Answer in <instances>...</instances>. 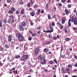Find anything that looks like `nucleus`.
Wrapping results in <instances>:
<instances>
[{
  "mask_svg": "<svg viewBox=\"0 0 77 77\" xmlns=\"http://www.w3.org/2000/svg\"><path fill=\"white\" fill-rule=\"evenodd\" d=\"M34 2H35V0H31L30 3H31L32 4H33Z\"/></svg>",
  "mask_w": 77,
  "mask_h": 77,
  "instance_id": "f704fd0d",
  "label": "nucleus"
},
{
  "mask_svg": "<svg viewBox=\"0 0 77 77\" xmlns=\"http://www.w3.org/2000/svg\"><path fill=\"white\" fill-rule=\"evenodd\" d=\"M45 8L47 9H48V4H47L46 5Z\"/></svg>",
  "mask_w": 77,
  "mask_h": 77,
  "instance_id": "a19ab883",
  "label": "nucleus"
},
{
  "mask_svg": "<svg viewBox=\"0 0 77 77\" xmlns=\"http://www.w3.org/2000/svg\"><path fill=\"white\" fill-rule=\"evenodd\" d=\"M9 19H13L14 18V16L12 14L9 15Z\"/></svg>",
  "mask_w": 77,
  "mask_h": 77,
  "instance_id": "dca6fc26",
  "label": "nucleus"
},
{
  "mask_svg": "<svg viewBox=\"0 0 77 77\" xmlns=\"http://www.w3.org/2000/svg\"><path fill=\"white\" fill-rule=\"evenodd\" d=\"M67 6L68 8H71V5L69 4L67 5Z\"/></svg>",
  "mask_w": 77,
  "mask_h": 77,
  "instance_id": "37998d69",
  "label": "nucleus"
},
{
  "mask_svg": "<svg viewBox=\"0 0 77 77\" xmlns=\"http://www.w3.org/2000/svg\"><path fill=\"white\" fill-rule=\"evenodd\" d=\"M71 2L70 0H68V1L67 2V3H71Z\"/></svg>",
  "mask_w": 77,
  "mask_h": 77,
  "instance_id": "5fc2aeb1",
  "label": "nucleus"
},
{
  "mask_svg": "<svg viewBox=\"0 0 77 77\" xmlns=\"http://www.w3.org/2000/svg\"><path fill=\"white\" fill-rule=\"evenodd\" d=\"M46 33H51V31L50 29L46 30Z\"/></svg>",
  "mask_w": 77,
  "mask_h": 77,
  "instance_id": "2f4dec72",
  "label": "nucleus"
},
{
  "mask_svg": "<svg viewBox=\"0 0 77 77\" xmlns=\"http://www.w3.org/2000/svg\"><path fill=\"white\" fill-rule=\"evenodd\" d=\"M53 18L54 19L56 18V15H54L53 17Z\"/></svg>",
  "mask_w": 77,
  "mask_h": 77,
  "instance_id": "680f3d73",
  "label": "nucleus"
},
{
  "mask_svg": "<svg viewBox=\"0 0 77 77\" xmlns=\"http://www.w3.org/2000/svg\"><path fill=\"white\" fill-rule=\"evenodd\" d=\"M68 27H71V19L69 20L68 21Z\"/></svg>",
  "mask_w": 77,
  "mask_h": 77,
  "instance_id": "9d476101",
  "label": "nucleus"
},
{
  "mask_svg": "<svg viewBox=\"0 0 77 77\" xmlns=\"http://www.w3.org/2000/svg\"><path fill=\"white\" fill-rule=\"evenodd\" d=\"M28 40L29 41H31V40H32V37L29 36V38H28Z\"/></svg>",
  "mask_w": 77,
  "mask_h": 77,
  "instance_id": "de8ad7c7",
  "label": "nucleus"
},
{
  "mask_svg": "<svg viewBox=\"0 0 77 77\" xmlns=\"http://www.w3.org/2000/svg\"><path fill=\"white\" fill-rule=\"evenodd\" d=\"M20 60L21 61H25V60H26L25 59L23 56L21 57V59Z\"/></svg>",
  "mask_w": 77,
  "mask_h": 77,
  "instance_id": "412c9836",
  "label": "nucleus"
},
{
  "mask_svg": "<svg viewBox=\"0 0 77 77\" xmlns=\"http://www.w3.org/2000/svg\"><path fill=\"white\" fill-rule=\"evenodd\" d=\"M73 29L75 31H76V30H77V28H76L75 27H73Z\"/></svg>",
  "mask_w": 77,
  "mask_h": 77,
  "instance_id": "4d7b16f0",
  "label": "nucleus"
},
{
  "mask_svg": "<svg viewBox=\"0 0 77 77\" xmlns=\"http://www.w3.org/2000/svg\"><path fill=\"white\" fill-rule=\"evenodd\" d=\"M5 47L6 48H8L9 47V45H5Z\"/></svg>",
  "mask_w": 77,
  "mask_h": 77,
  "instance_id": "49530a36",
  "label": "nucleus"
},
{
  "mask_svg": "<svg viewBox=\"0 0 77 77\" xmlns=\"http://www.w3.org/2000/svg\"><path fill=\"white\" fill-rule=\"evenodd\" d=\"M18 39L19 41H23V39H24V38H23V37L22 35L19 38H18Z\"/></svg>",
  "mask_w": 77,
  "mask_h": 77,
  "instance_id": "423d86ee",
  "label": "nucleus"
},
{
  "mask_svg": "<svg viewBox=\"0 0 77 77\" xmlns=\"http://www.w3.org/2000/svg\"><path fill=\"white\" fill-rule=\"evenodd\" d=\"M11 10L13 11V12L15 11V8L14 7H11Z\"/></svg>",
  "mask_w": 77,
  "mask_h": 77,
  "instance_id": "6ab92c4d",
  "label": "nucleus"
},
{
  "mask_svg": "<svg viewBox=\"0 0 77 77\" xmlns=\"http://www.w3.org/2000/svg\"><path fill=\"white\" fill-rule=\"evenodd\" d=\"M60 28H61V29H63V26L62 25V24H61L60 25Z\"/></svg>",
  "mask_w": 77,
  "mask_h": 77,
  "instance_id": "72a5a7b5",
  "label": "nucleus"
},
{
  "mask_svg": "<svg viewBox=\"0 0 77 77\" xmlns=\"http://www.w3.org/2000/svg\"><path fill=\"white\" fill-rule=\"evenodd\" d=\"M50 29H51L50 30V31L51 32H53V28L51 27V26H50Z\"/></svg>",
  "mask_w": 77,
  "mask_h": 77,
  "instance_id": "b1692460",
  "label": "nucleus"
},
{
  "mask_svg": "<svg viewBox=\"0 0 77 77\" xmlns=\"http://www.w3.org/2000/svg\"><path fill=\"white\" fill-rule=\"evenodd\" d=\"M36 33H33L31 34L32 36H36Z\"/></svg>",
  "mask_w": 77,
  "mask_h": 77,
  "instance_id": "c03bdc74",
  "label": "nucleus"
},
{
  "mask_svg": "<svg viewBox=\"0 0 77 77\" xmlns=\"http://www.w3.org/2000/svg\"><path fill=\"white\" fill-rule=\"evenodd\" d=\"M51 24L52 25V27H54V26H55V23L54 22L52 23Z\"/></svg>",
  "mask_w": 77,
  "mask_h": 77,
  "instance_id": "ea45409f",
  "label": "nucleus"
},
{
  "mask_svg": "<svg viewBox=\"0 0 77 77\" xmlns=\"http://www.w3.org/2000/svg\"><path fill=\"white\" fill-rule=\"evenodd\" d=\"M35 11H32V13H30V15L32 17H33L35 16Z\"/></svg>",
  "mask_w": 77,
  "mask_h": 77,
  "instance_id": "2eb2a0df",
  "label": "nucleus"
},
{
  "mask_svg": "<svg viewBox=\"0 0 77 77\" xmlns=\"http://www.w3.org/2000/svg\"><path fill=\"white\" fill-rule=\"evenodd\" d=\"M48 20H51V15H50V14H48Z\"/></svg>",
  "mask_w": 77,
  "mask_h": 77,
  "instance_id": "aec40b11",
  "label": "nucleus"
},
{
  "mask_svg": "<svg viewBox=\"0 0 77 77\" xmlns=\"http://www.w3.org/2000/svg\"><path fill=\"white\" fill-rule=\"evenodd\" d=\"M17 70H14L13 71V72H14V74H17Z\"/></svg>",
  "mask_w": 77,
  "mask_h": 77,
  "instance_id": "e433bc0d",
  "label": "nucleus"
},
{
  "mask_svg": "<svg viewBox=\"0 0 77 77\" xmlns=\"http://www.w3.org/2000/svg\"><path fill=\"white\" fill-rule=\"evenodd\" d=\"M65 40L66 41H70V38H65Z\"/></svg>",
  "mask_w": 77,
  "mask_h": 77,
  "instance_id": "c85d7f7f",
  "label": "nucleus"
},
{
  "mask_svg": "<svg viewBox=\"0 0 77 77\" xmlns=\"http://www.w3.org/2000/svg\"><path fill=\"white\" fill-rule=\"evenodd\" d=\"M30 24L31 25V26H33V23L32 22L30 23Z\"/></svg>",
  "mask_w": 77,
  "mask_h": 77,
  "instance_id": "e2e57ef3",
  "label": "nucleus"
},
{
  "mask_svg": "<svg viewBox=\"0 0 77 77\" xmlns=\"http://www.w3.org/2000/svg\"><path fill=\"white\" fill-rule=\"evenodd\" d=\"M64 12L66 15H69V13L68 10L67 9H65Z\"/></svg>",
  "mask_w": 77,
  "mask_h": 77,
  "instance_id": "6e6552de",
  "label": "nucleus"
},
{
  "mask_svg": "<svg viewBox=\"0 0 77 77\" xmlns=\"http://www.w3.org/2000/svg\"><path fill=\"white\" fill-rule=\"evenodd\" d=\"M25 10L24 8H22V10H21L20 13L22 14V15H23V14H24V11Z\"/></svg>",
  "mask_w": 77,
  "mask_h": 77,
  "instance_id": "f8f14e48",
  "label": "nucleus"
},
{
  "mask_svg": "<svg viewBox=\"0 0 77 77\" xmlns=\"http://www.w3.org/2000/svg\"><path fill=\"white\" fill-rule=\"evenodd\" d=\"M20 1L21 2H20V5H23V0H20Z\"/></svg>",
  "mask_w": 77,
  "mask_h": 77,
  "instance_id": "603ef678",
  "label": "nucleus"
},
{
  "mask_svg": "<svg viewBox=\"0 0 77 77\" xmlns=\"http://www.w3.org/2000/svg\"><path fill=\"white\" fill-rule=\"evenodd\" d=\"M20 30L21 31L23 30H24V28L22 26H20Z\"/></svg>",
  "mask_w": 77,
  "mask_h": 77,
  "instance_id": "4be33fe9",
  "label": "nucleus"
},
{
  "mask_svg": "<svg viewBox=\"0 0 77 77\" xmlns=\"http://www.w3.org/2000/svg\"><path fill=\"white\" fill-rule=\"evenodd\" d=\"M63 45H61V52H62V50H63Z\"/></svg>",
  "mask_w": 77,
  "mask_h": 77,
  "instance_id": "8fccbe9b",
  "label": "nucleus"
},
{
  "mask_svg": "<svg viewBox=\"0 0 77 77\" xmlns=\"http://www.w3.org/2000/svg\"><path fill=\"white\" fill-rule=\"evenodd\" d=\"M50 64H53V61H51L49 62Z\"/></svg>",
  "mask_w": 77,
  "mask_h": 77,
  "instance_id": "3c124183",
  "label": "nucleus"
},
{
  "mask_svg": "<svg viewBox=\"0 0 77 77\" xmlns=\"http://www.w3.org/2000/svg\"><path fill=\"white\" fill-rule=\"evenodd\" d=\"M0 27H2V22L0 23Z\"/></svg>",
  "mask_w": 77,
  "mask_h": 77,
  "instance_id": "052dcab7",
  "label": "nucleus"
},
{
  "mask_svg": "<svg viewBox=\"0 0 77 77\" xmlns=\"http://www.w3.org/2000/svg\"><path fill=\"white\" fill-rule=\"evenodd\" d=\"M8 22L9 24H14V22H15V20H14L13 19L12 20L10 19H8Z\"/></svg>",
  "mask_w": 77,
  "mask_h": 77,
  "instance_id": "7ed1b4c3",
  "label": "nucleus"
},
{
  "mask_svg": "<svg viewBox=\"0 0 77 77\" xmlns=\"http://www.w3.org/2000/svg\"><path fill=\"white\" fill-rule=\"evenodd\" d=\"M61 72L63 74H64L65 72V68L63 67H62Z\"/></svg>",
  "mask_w": 77,
  "mask_h": 77,
  "instance_id": "ddd939ff",
  "label": "nucleus"
},
{
  "mask_svg": "<svg viewBox=\"0 0 77 77\" xmlns=\"http://www.w3.org/2000/svg\"><path fill=\"white\" fill-rule=\"evenodd\" d=\"M20 57V56L19 55H17L16 57H15V59H18Z\"/></svg>",
  "mask_w": 77,
  "mask_h": 77,
  "instance_id": "bb28decb",
  "label": "nucleus"
},
{
  "mask_svg": "<svg viewBox=\"0 0 77 77\" xmlns=\"http://www.w3.org/2000/svg\"><path fill=\"white\" fill-rule=\"evenodd\" d=\"M51 43V42H47L46 45H49V44H50Z\"/></svg>",
  "mask_w": 77,
  "mask_h": 77,
  "instance_id": "79ce46f5",
  "label": "nucleus"
},
{
  "mask_svg": "<svg viewBox=\"0 0 77 77\" xmlns=\"http://www.w3.org/2000/svg\"><path fill=\"white\" fill-rule=\"evenodd\" d=\"M53 11L54 12H56V7L53 8Z\"/></svg>",
  "mask_w": 77,
  "mask_h": 77,
  "instance_id": "4c0bfd02",
  "label": "nucleus"
},
{
  "mask_svg": "<svg viewBox=\"0 0 77 77\" xmlns=\"http://www.w3.org/2000/svg\"><path fill=\"white\" fill-rule=\"evenodd\" d=\"M64 56L66 58H67L69 56V54H65Z\"/></svg>",
  "mask_w": 77,
  "mask_h": 77,
  "instance_id": "a878e982",
  "label": "nucleus"
},
{
  "mask_svg": "<svg viewBox=\"0 0 77 77\" xmlns=\"http://www.w3.org/2000/svg\"><path fill=\"white\" fill-rule=\"evenodd\" d=\"M3 50H4L3 48L2 47H1V49H0V51H3Z\"/></svg>",
  "mask_w": 77,
  "mask_h": 77,
  "instance_id": "864d4df0",
  "label": "nucleus"
},
{
  "mask_svg": "<svg viewBox=\"0 0 77 77\" xmlns=\"http://www.w3.org/2000/svg\"><path fill=\"white\" fill-rule=\"evenodd\" d=\"M16 14L19 15L20 14V11L18 10H17L16 12Z\"/></svg>",
  "mask_w": 77,
  "mask_h": 77,
  "instance_id": "393cba45",
  "label": "nucleus"
},
{
  "mask_svg": "<svg viewBox=\"0 0 77 77\" xmlns=\"http://www.w3.org/2000/svg\"><path fill=\"white\" fill-rule=\"evenodd\" d=\"M13 12L11 10H10L8 11V13L9 14H12L13 13Z\"/></svg>",
  "mask_w": 77,
  "mask_h": 77,
  "instance_id": "5701e85b",
  "label": "nucleus"
},
{
  "mask_svg": "<svg viewBox=\"0 0 77 77\" xmlns=\"http://www.w3.org/2000/svg\"><path fill=\"white\" fill-rule=\"evenodd\" d=\"M16 36L17 38H20V37H21L22 35H21L19 33H17L16 34Z\"/></svg>",
  "mask_w": 77,
  "mask_h": 77,
  "instance_id": "a211bd4d",
  "label": "nucleus"
},
{
  "mask_svg": "<svg viewBox=\"0 0 77 77\" xmlns=\"http://www.w3.org/2000/svg\"><path fill=\"white\" fill-rule=\"evenodd\" d=\"M23 57L26 60L27 58H28V55H23Z\"/></svg>",
  "mask_w": 77,
  "mask_h": 77,
  "instance_id": "4468645a",
  "label": "nucleus"
},
{
  "mask_svg": "<svg viewBox=\"0 0 77 77\" xmlns=\"http://www.w3.org/2000/svg\"><path fill=\"white\" fill-rule=\"evenodd\" d=\"M70 19H71V20H70L71 22H74V16L73 15L72 16V17H70Z\"/></svg>",
  "mask_w": 77,
  "mask_h": 77,
  "instance_id": "1a4fd4ad",
  "label": "nucleus"
},
{
  "mask_svg": "<svg viewBox=\"0 0 77 77\" xmlns=\"http://www.w3.org/2000/svg\"><path fill=\"white\" fill-rule=\"evenodd\" d=\"M43 51L45 53H47V52L48 51V49L47 48H45L44 49Z\"/></svg>",
  "mask_w": 77,
  "mask_h": 77,
  "instance_id": "f3484780",
  "label": "nucleus"
},
{
  "mask_svg": "<svg viewBox=\"0 0 77 77\" xmlns=\"http://www.w3.org/2000/svg\"><path fill=\"white\" fill-rule=\"evenodd\" d=\"M41 63L43 65L46 64V62H45V59L44 57H43L41 58Z\"/></svg>",
  "mask_w": 77,
  "mask_h": 77,
  "instance_id": "f257e3e1",
  "label": "nucleus"
},
{
  "mask_svg": "<svg viewBox=\"0 0 77 77\" xmlns=\"http://www.w3.org/2000/svg\"><path fill=\"white\" fill-rule=\"evenodd\" d=\"M8 41L9 42H11L12 41V36L10 35H9L8 37Z\"/></svg>",
  "mask_w": 77,
  "mask_h": 77,
  "instance_id": "20e7f679",
  "label": "nucleus"
},
{
  "mask_svg": "<svg viewBox=\"0 0 77 77\" xmlns=\"http://www.w3.org/2000/svg\"><path fill=\"white\" fill-rule=\"evenodd\" d=\"M27 6L28 8H30V2H29V3H27Z\"/></svg>",
  "mask_w": 77,
  "mask_h": 77,
  "instance_id": "473e14b6",
  "label": "nucleus"
},
{
  "mask_svg": "<svg viewBox=\"0 0 77 77\" xmlns=\"http://www.w3.org/2000/svg\"><path fill=\"white\" fill-rule=\"evenodd\" d=\"M38 12L40 13L41 12V9H38Z\"/></svg>",
  "mask_w": 77,
  "mask_h": 77,
  "instance_id": "774afa93",
  "label": "nucleus"
},
{
  "mask_svg": "<svg viewBox=\"0 0 77 77\" xmlns=\"http://www.w3.org/2000/svg\"><path fill=\"white\" fill-rule=\"evenodd\" d=\"M57 39V37H53L52 38V39L54 40H55V39Z\"/></svg>",
  "mask_w": 77,
  "mask_h": 77,
  "instance_id": "a18cd8bd",
  "label": "nucleus"
},
{
  "mask_svg": "<svg viewBox=\"0 0 77 77\" xmlns=\"http://www.w3.org/2000/svg\"><path fill=\"white\" fill-rule=\"evenodd\" d=\"M28 65L29 66H30V67H31V66H32V65L30 62L28 63Z\"/></svg>",
  "mask_w": 77,
  "mask_h": 77,
  "instance_id": "c9c22d12",
  "label": "nucleus"
},
{
  "mask_svg": "<svg viewBox=\"0 0 77 77\" xmlns=\"http://www.w3.org/2000/svg\"><path fill=\"white\" fill-rule=\"evenodd\" d=\"M41 29V27H39L37 28V30H40V29Z\"/></svg>",
  "mask_w": 77,
  "mask_h": 77,
  "instance_id": "13d9d810",
  "label": "nucleus"
},
{
  "mask_svg": "<svg viewBox=\"0 0 77 77\" xmlns=\"http://www.w3.org/2000/svg\"><path fill=\"white\" fill-rule=\"evenodd\" d=\"M54 62H55V63H56L57 65L58 64V63H57V60H56V59L54 60Z\"/></svg>",
  "mask_w": 77,
  "mask_h": 77,
  "instance_id": "7c9ffc66",
  "label": "nucleus"
},
{
  "mask_svg": "<svg viewBox=\"0 0 77 77\" xmlns=\"http://www.w3.org/2000/svg\"><path fill=\"white\" fill-rule=\"evenodd\" d=\"M29 72L30 73L33 72V71L32 69H30L29 70Z\"/></svg>",
  "mask_w": 77,
  "mask_h": 77,
  "instance_id": "c756f323",
  "label": "nucleus"
},
{
  "mask_svg": "<svg viewBox=\"0 0 77 77\" xmlns=\"http://www.w3.org/2000/svg\"><path fill=\"white\" fill-rule=\"evenodd\" d=\"M34 8H38V5L35 4L34 5Z\"/></svg>",
  "mask_w": 77,
  "mask_h": 77,
  "instance_id": "cd10ccee",
  "label": "nucleus"
},
{
  "mask_svg": "<svg viewBox=\"0 0 77 77\" xmlns=\"http://www.w3.org/2000/svg\"><path fill=\"white\" fill-rule=\"evenodd\" d=\"M68 68H71L72 67V65L71 64H69L68 66Z\"/></svg>",
  "mask_w": 77,
  "mask_h": 77,
  "instance_id": "58836bf2",
  "label": "nucleus"
},
{
  "mask_svg": "<svg viewBox=\"0 0 77 77\" xmlns=\"http://www.w3.org/2000/svg\"><path fill=\"white\" fill-rule=\"evenodd\" d=\"M39 51H40L39 48V47L36 48L35 49L34 54H38L39 52Z\"/></svg>",
  "mask_w": 77,
  "mask_h": 77,
  "instance_id": "f03ea898",
  "label": "nucleus"
},
{
  "mask_svg": "<svg viewBox=\"0 0 77 77\" xmlns=\"http://www.w3.org/2000/svg\"><path fill=\"white\" fill-rule=\"evenodd\" d=\"M8 3H11V0H7Z\"/></svg>",
  "mask_w": 77,
  "mask_h": 77,
  "instance_id": "bf43d9fd",
  "label": "nucleus"
},
{
  "mask_svg": "<svg viewBox=\"0 0 77 77\" xmlns=\"http://www.w3.org/2000/svg\"><path fill=\"white\" fill-rule=\"evenodd\" d=\"M73 23L75 25H77V17H76L74 18Z\"/></svg>",
  "mask_w": 77,
  "mask_h": 77,
  "instance_id": "39448f33",
  "label": "nucleus"
},
{
  "mask_svg": "<svg viewBox=\"0 0 77 77\" xmlns=\"http://www.w3.org/2000/svg\"><path fill=\"white\" fill-rule=\"evenodd\" d=\"M39 14H40V13H39V12L36 13V14L37 15H39Z\"/></svg>",
  "mask_w": 77,
  "mask_h": 77,
  "instance_id": "338daca9",
  "label": "nucleus"
},
{
  "mask_svg": "<svg viewBox=\"0 0 77 77\" xmlns=\"http://www.w3.org/2000/svg\"><path fill=\"white\" fill-rule=\"evenodd\" d=\"M3 21L4 23H6V22H7L6 20L5 19H4L3 20Z\"/></svg>",
  "mask_w": 77,
  "mask_h": 77,
  "instance_id": "09e8293b",
  "label": "nucleus"
},
{
  "mask_svg": "<svg viewBox=\"0 0 77 77\" xmlns=\"http://www.w3.org/2000/svg\"><path fill=\"white\" fill-rule=\"evenodd\" d=\"M57 24H59V25H60V26L61 24V23H60V22H59V21H58V22H57Z\"/></svg>",
  "mask_w": 77,
  "mask_h": 77,
  "instance_id": "69168bd1",
  "label": "nucleus"
},
{
  "mask_svg": "<svg viewBox=\"0 0 77 77\" xmlns=\"http://www.w3.org/2000/svg\"><path fill=\"white\" fill-rule=\"evenodd\" d=\"M27 25V22L26 21H23L22 22V26H24Z\"/></svg>",
  "mask_w": 77,
  "mask_h": 77,
  "instance_id": "9b49d317",
  "label": "nucleus"
},
{
  "mask_svg": "<svg viewBox=\"0 0 77 77\" xmlns=\"http://www.w3.org/2000/svg\"><path fill=\"white\" fill-rule=\"evenodd\" d=\"M74 57L76 59H77V55H74Z\"/></svg>",
  "mask_w": 77,
  "mask_h": 77,
  "instance_id": "0e129e2a",
  "label": "nucleus"
},
{
  "mask_svg": "<svg viewBox=\"0 0 77 77\" xmlns=\"http://www.w3.org/2000/svg\"><path fill=\"white\" fill-rule=\"evenodd\" d=\"M69 70H70V69H69V68H67L66 69V70L67 71H69Z\"/></svg>",
  "mask_w": 77,
  "mask_h": 77,
  "instance_id": "6e6d98bb",
  "label": "nucleus"
},
{
  "mask_svg": "<svg viewBox=\"0 0 77 77\" xmlns=\"http://www.w3.org/2000/svg\"><path fill=\"white\" fill-rule=\"evenodd\" d=\"M62 23L63 24H64V23L65 22V17H62Z\"/></svg>",
  "mask_w": 77,
  "mask_h": 77,
  "instance_id": "0eeeda50",
  "label": "nucleus"
}]
</instances>
